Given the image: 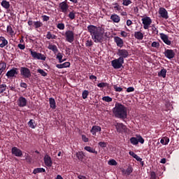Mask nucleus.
I'll return each instance as SVG.
<instances>
[{"instance_id":"19","label":"nucleus","mask_w":179,"mask_h":179,"mask_svg":"<svg viewBox=\"0 0 179 179\" xmlns=\"http://www.w3.org/2000/svg\"><path fill=\"white\" fill-rule=\"evenodd\" d=\"M90 132L92 135H93L94 136H96V134H97V132H101V127L94 125L92 127Z\"/></svg>"},{"instance_id":"28","label":"nucleus","mask_w":179,"mask_h":179,"mask_svg":"<svg viewBox=\"0 0 179 179\" xmlns=\"http://www.w3.org/2000/svg\"><path fill=\"white\" fill-rule=\"evenodd\" d=\"M134 37L136 40H143V34L141 31H135Z\"/></svg>"},{"instance_id":"23","label":"nucleus","mask_w":179,"mask_h":179,"mask_svg":"<svg viewBox=\"0 0 179 179\" xmlns=\"http://www.w3.org/2000/svg\"><path fill=\"white\" fill-rule=\"evenodd\" d=\"M71 66V62H66L63 64H57L56 67L58 68V69H63V68H69Z\"/></svg>"},{"instance_id":"35","label":"nucleus","mask_w":179,"mask_h":179,"mask_svg":"<svg viewBox=\"0 0 179 179\" xmlns=\"http://www.w3.org/2000/svg\"><path fill=\"white\" fill-rule=\"evenodd\" d=\"M167 73V70L163 69L158 73V76H161L162 78H166V74Z\"/></svg>"},{"instance_id":"63","label":"nucleus","mask_w":179,"mask_h":179,"mask_svg":"<svg viewBox=\"0 0 179 179\" xmlns=\"http://www.w3.org/2000/svg\"><path fill=\"white\" fill-rule=\"evenodd\" d=\"M164 145H169V142H170V138H169V137H164Z\"/></svg>"},{"instance_id":"51","label":"nucleus","mask_w":179,"mask_h":179,"mask_svg":"<svg viewBox=\"0 0 179 179\" xmlns=\"http://www.w3.org/2000/svg\"><path fill=\"white\" fill-rule=\"evenodd\" d=\"M99 146H100V148H107V143L101 141L99 143Z\"/></svg>"},{"instance_id":"20","label":"nucleus","mask_w":179,"mask_h":179,"mask_svg":"<svg viewBox=\"0 0 179 179\" xmlns=\"http://www.w3.org/2000/svg\"><path fill=\"white\" fill-rule=\"evenodd\" d=\"M134 171V168L128 166L127 169H122V174L123 176H131V173Z\"/></svg>"},{"instance_id":"36","label":"nucleus","mask_w":179,"mask_h":179,"mask_svg":"<svg viewBox=\"0 0 179 179\" xmlns=\"http://www.w3.org/2000/svg\"><path fill=\"white\" fill-rule=\"evenodd\" d=\"M137 141H138V143H141L142 145H143V143H145V139H143V137H142V136L141 135H137Z\"/></svg>"},{"instance_id":"4","label":"nucleus","mask_w":179,"mask_h":179,"mask_svg":"<svg viewBox=\"0 0 179 179\" xmlns=\"http://www.w3.org/2000/svg\"><path fill=\"white\" fill-rule=\"evenodd\" d=\"M124 60L121 58L115 59L111 61V65L114 69H120L122 68Z\"/></svg>"},{"instance_id":"31","label":"nucleus","mask_w":179,"mask_h":179,"mask_svg":"<svg viewBox=\"0 0 179 179\" xmlns=\"http://www.w3.org/2000/svg\"><path fill=\"white\" fill-rule=\"evenodd\" d=\"M6 70V63L1 62L0 63V76L2 75V73Z\"/></svg>"},{"instance_id":"32","label":"nucleus","mask_w":179,"mask_h":179,"mask_svg":"<svg viewBox=\"0 0 179 179\" xmlns=\"http://www.w3.org/2000/svg\"><path fill=\"white\" fill-rule=\"evenodd\" d=\"M38 173H45V169L44 168H36L33 171V174H38Z\"/></svg>"},{"instance_id":"33","label":"nucleus","mask_w":179,"mask_h":179,"mask_svg":"<svg viewBox=\"0 0 179 179\" xmlns=\"http://www.w3.org/2000/svg\"><path fill=\"white\" fill-rule=\"evenodd\" d=\"M34 26L35 29H40V27H43V22L41 21H34Z\"/></svg>"},{"instance_id":"43","label":"nucleus","mask_w":179,"mask_h":179,"mask_svg":"<svg viewBox=\"0 0 179 179\" xmlns=\"http://www.w3.org/2000/svg\"><path fill=\"white\" fill-rule=\"evenodd\" d=\"M151 47H153L154 48H159L160 43L159 42L154 41L152 43Z\"/></svg>"},{"instance_id":"11","label":"nucleus","mask_w":179,"mask_h":179,"mask_svg":"<svg viewBox=\"0 0 179 179\" xmlns=\"http://www.w3.org/2000/svg\"><path fill=\"white\" fill-rule=\"evenodd\" d=\"M164 54L168 59H173L176 57V52L171 49H166Z\"/></svg>"},{"instance_id":"5","label":"nucleus","mask_w":179,"mask_h":179,"mask_svg":"<svg viewBox=\"0 0 179 179\" xmlns=\"http://www.w3.org/2000/svg\"><path fill=\"white\" fill-rule=\"evenodd\" d=\"M29 52L34 59H41V61H45V59H47V57L43 54L38 53L31 49H29Z\"/></svg>"},{"instance_id":"15","label":"nucleus","mask_w":179,"mask_h":179,"mask_svg":"<svg viewBox=\"0 0 179 179\" xmlns=\"http://www.w3.org/2000/svg\"><path fill=\"white\" fill-rule=\"evenodd\" d=\"M159 15H160V17L163 19H168L169 18V13L166 8L161 7L159 8Z\"/></svg>"},{"instance_id":"49","label":"nucleus","mask_w":179,"mask_h":179,"mask_svg":"<svg viewBox=\"0 0 179 179\" xmlns=\"http://www.w3.org/2000/svg\"><path fill=\"white\" fill-rule=\"evenodd\" d=\"M93 45V41L92 40H87L85 43V46L86 47H92Z\"/></svg>"},{"instance_id":"13","label":"nucleus","mask_w":179,"mask_h":179,"mask_svg":"<svg viewBox=\"0 0 179 179\" xmlns=\"http://www.w3.org/2000/svg\"><path fill=\"white\" fill-rule=\"evenodd\" d=\"M59 7L61 10V12L63 13H66V12H68V9H69V5L68 3H66V1H62L59 3Z\"/></svg>"},{"instance_id":"18","label":"nucleus","mask_w":179,"mask_h":179,"mask_svg":"<svg viewBox=\"0 0 179 179\" xmlns=\"http://www.w3.org/2000/svg\"><path fill=\"white\" fill-rule=\"evenodd\" d=\"M114 42L116 43L117 46L120 48L124 47V40L119 36L114 37Z\"/></svg>"},{"instance_id":"50","label":"nucleus","mask_w":179,"mask_h":179,"mask_svg":"<svg viewBox=\"0 0 179 179\" xmlns=\"http://www.w3.org/2000/svg\"><path fill=\"white\" fill-rule=\"evenodd\" d=\"M109 166H117V163L115 159H111L108 162Z\"/></svg>"},{"instance_id":"27","label":"nucleus","mask_w":179,"mask_h":179,"mask_svg":"<svg viewBox=\"0 0 179 179\" xmlns=\"http://www.w3.org/2000/svg\"><path fill=\"white\" fill-rule=\"evenodd\" d=\"M84 149L89 152V153H94V155H97L98 152L96 150V149L90 147V146H85Z\"/></svg>"},{"instance_id":"38","label":"nucleus","mask_w":179,"mask_h":179,"mask_svg":"<svg viewBox=\"0 0 179 179\" xmlns=\"http://www.w3.org/2000/svg\"><path fill=\"white\" fill-rule=\"evenodd\" d=\"M38 73H40V75H41V76H47V75H48V73H47V72H45L44 70L41 69H38L37 70Z\"/></svg>"},{"instance_id":"47","label":"nucleus","mask_w":179,"mask_h":179,"mask_svg":"<svg viewBox=\"0 0 179 179\" xmlns=\"http://www.w3.org/2000/svg\"><path fill=\"white\" fill-rule=\"evenodd\" d=\"M152 31L154 34H159V30L156 28L155 24H152Z\"/></svg>"},{"instance_id":"54","label":"nucleus","mask_w":179,"mask_h":179,"mask_svg":"<svg viewBox=\"0 0 179 179\" xmlns=\"http://www.w3.org/2000/svg\"><path fill=\"white\" fill-rule=\"evenodd\" d=\"M114 9H115V10H121V7L118 3H115Z\"/></svg>"},{"instance_id":"39","label":"nucleus","mask_w":179,"mask_h":179,"mask_svg":"<svg viewBox=\"0 0 179 179\" xmlns=\"http://www.w3.org/2000/svg\"><path fill=\"white\" fill-rule=\"evenodd\" d=\"M103 101H106V103H111V101H113V98L106 96H103L102 98Z\"/></svg>"},{"instance_id":"42","label":"nucleus","mask_w":179,"mask_h":179,"mask_svg":"<svg viewBox=\"0 0 179 179\" xmlns=\"http://www.w3.org/2000/svg\"><path fill=\"white\" fill-rule=\"evenodd\" d=\"M34 120L31 119L29 120V122H28V125L30 128H32V129H34L36 128V126L34 125Z\"/></svg>"},{"instance_id":"2","label":"nucleus","mask_w":179,"mask_h":179,"mask_svg":"<svg viewBox=\"0 0 179 179\" xmlns=\"http://www.w3.org/2000/svg\"><path fill=\"white\" fill-rule=\"evenodd\" d=\"M113 113L115 117L120 120H125V118L128 117L127 107L122 105V103H120L118 102L115 104V107L113 108Z\"/></svg>"},{"instance_id":"9","label":"nucleus","mask_w":179,"mask_h":179,"mask_svg":"<svg viewBox=\"0 0 179 179\" xmlns=\"http://www.w3.org/2000/svg\"><path fill=\"white\" fill-rule=\"evenodd\" d=\"M115 127L117 132L118 134H122V132H127L128 128H127V126L125 124H123L122 123H118L114 124Z\"/></svg>"},{"instance_id":"41","label":"nucleus","mask_w":179,"mask_h":179,"mask_svg":"<svg viewBox=\"0 0 179 179\" xmlns=\"http://www.w3.org/2000/svg\"><path fill=\"white\" fill-rule=\"evenodd\" d=\"M87 96H89V92L85 90L82 93V97L84 100H86V99H87Z\"/></svg>"},{"instance_id":"12","label":"nucleus","mask_w":179,"mask_h":179,"mask_svg":"<svg viewBox=\"0 0 179 179\" xmlns=\"http://www.w3.org/2000/svg\"><path fill=\"white\" fill-rule=\"evenodd\" d=\"M11 153L16 157H22V156H23V152H22V150L17 148V147H13Z\"/></svg>"},{"instance_id":"10","label":"nucleus","mask_w":179,"mask_h":179,"mask_svg":"<svg viewBox=\"0 0 179 179\" xmlns=\"http://www.w3.org/2000/svg\"><path fill=\"white\" fill-rule=\"evenodd\" d=\"M141 21L143 22V29L145 30H148V29H149V26L152 24V19L150 17H145L141 19Z\"/></svg>"},{"instance_id":"30","label":"nucleus","mask_w":179,"mask_h":179,"mask_svg":"<svg viewBox=\"0 0 179 179\" xmlns=\"http://www.w3.org/2000/svg\"><path fill=\"white\" fill-rule=\"evenodd\" d=\"M46 38H48V40H55L57 39V36L54 35L52 33H51V31H48L46 34Z\"/></svg>"},{"instance_id":"26","label":"nucleus","mask_w":179,"mask_h":179,"mask_svg":"<svg viewBox=\"0 0 179 179\" xmlns=\"http://www.w3.org/2000/svg\"><path fill=\"white\" fill-rule=\"evenodd\" d=\"M48 50H50L51 51H52L54 52V54H57V52H58L59 50L58 48L57 47V45H53V44H50L48 46Z\"/></svg>"},{"instance_id":"45","label":"nucleus","mask_w":179,"mask_h":179,"mask_svg":"<svg viewBox=\"0 0 179 179\" xmlns=\"http://www.w3.org/2000/svg\"><path fill=\"white\" fill-rule=\"evenodd\" d=\"M75 15H76L75 11L70 12L69 14V19H71V20H73V19H75V16H76Z\"/></svg>"},{"instance_id":"60","label":"nucleus","mask_w":179,"mask_h":179,"mask_svg":"<svg viewBox=\"0 0 179 179\" xmlns=\"http://www.w3.org/2000/svg\"><path fill=\"white\" fill-rule=\"evenodd\" d=\"M17 47L20 50H24V48H26V46L22 43L18 44Z\"/></svg>"},{"instance_id":"21","label":"nucleus","mask_w":179,"mask_h":179,"mask_svg":"<svg viewBox=\"0 0 179 179\" xmlns=\"http://www.w3.org/2000/svg\"><path fill=\"white\" fill-rule=\"evenodd\" d=\"M0 48H3L8 45V40L3 36H0Z\"/></svg>"},{"instance_id":"29","label":"nucleus","mask_w":179,"mask_h":179,"mask_svg":"<svg viewBox=\"0 0 179 179\" xmlns=\"http://www.w3.org/2000/svg\"><path fill=\"white\" fill-rule=\"evenodd\" d=\"M76 157L80 160V162L83 161V159H85V153L82 151H79L76 152Z\"/></svg>"},{"instance_id":"64","label":"nucleus","mask_w":179,"mask_h":179,"mask_svg":"<svg viewBox=\"0 0 179 179\" xmlns=\"http://www.w3.org/2000/svg\"><path fill=\"white\" fill-rule=\"evenodd\" d=\"M129 155L130 156H131L132 157H134V159H135V157L137 155L135 154V152H134L133 151H130V152H129Z\"/></svg>"},{"instance_id":"58","label":"nucleus","mask_w":179,"mask_h":179,"mask_svg":"<svg viewBox=\"0 0 179 179\" xmlns=\"http://www.w3.org/2000/svg\"><path fill=\"white\" fill-rule=\"evenodd\" d=\"M127 93H131V92H135V88L134 87H129L127 89Z\"/></svg>"},{"instance_id":"57","label":"nucleus","mask_w":179,"mask_h":179,"mask_svg":"<svg viewBox=\"0 0 179 179\" xmlns=\"http://www.w3.org/2000/svg\"><path fill=\"white\" fill-rule=\"evenodd\" d=\"M20 87H23L24 89H27V84L26 83H20Z\"/></svg>"},{"instance_id":"52","label":"nucleus","mask_w":179,"mask_h":179,"mask_svg":"<svg viewBox=\"0 0 179 179\" xmlns=\"http://www.w3.org/2000/svg\"><path fill=\"white\" fill-rule=\"evenodd\" d=\"M113 87H114V90H115V92H122V88L121 87L114 85Z\"/></svg>"},{"instance_id":"37","label":"nucleus","mask_w":179,"mask_h":179,"mask_svg":"<svg viewBox=\"0 0 179 179\" xmlns=\"http://www.w3.org/2000/svg\"><path fill=\"white\" fill-rule=\"evenodd\" d=\"M130 143H131V145H138V138L136 137H131L130 138Z\"/></svg>"},{"instance_id":"8","label":"nucleus","mask_w":179,"mask_h":179,"mask_svg":"<svg viewBox=\"0 0 179 179\" xmlns=\"http://www.w3.org/2000/svg\"><path fill=\"white\" fill-rule=\"evenodd\" d=\"M117 55H118V57H120L119 58L124 61L125 58H128V57H129V52H128V50L126 49H118Z\"/></svg>"},{"instance_id":"48","label":"nucleus","mask_w":179,"mask_h":179,"mask_svg":"<svg viewBox=\"0 0 179 179\" xmlns=\"http://www.w3.org/2000/svg\"><path fill=\"white\" fill-rule=\"evenodd\" d=\"M123 3L122 5H124V6H128V5H131V3H132V1H131V0H122Z\"/></svg>"},{"instance_id":"22","label":"nucleus","mask_w":179,"mask_h":179,"mask_svg":"<svg viewBox=\"0 0 179 179\" xmlns=\"http://www.w3.org/2000/svg\"><path fill=\"white\" fill-rule=\"evenodd\" d=\"M1 5L2 8L6 9V10H9V8H10V3L6 0H2Z\"/></svg>"},{"instance_id":"40","label":"nucleus","mask_w":179,"mask_h":179,"mask_svg":"<svg viewBox=\"0 0 179 179\" xmlns=\"http://www.w3.org/2000/svg\"><path fill=\"white\" fill-rule=\"evenodd\" d=\"M6 84L0 85V94H1V93H3V92L6 90Z\"/></svg>"},{"instance_id":"55","label":"nucleus","mask_w":179,"mask_h":179,"mask_svg":"<svg viewBox=\"0 0 179 179\" xmlns=\"http://www.w3.org/2000/svg\"><path fill=\"white\" fill-rule=\"evenodd\" d=\"M150 178L151 179H156L157 178L156 173L155 171H152L150 173Z\"/></svg>"},{"instance_id":"7","label":"nucleus","mask_w":179,"mask_h":179,"mask_svg":"<svg viewBox=\"0 0 179 179\" xmlns=\"http://www.w3.org/2000/svg\"><path fill=\"white\" fill-rule=\"evenodd\" d=\"M64 36L66 38V41H68V43H73L75 40V33H73V31H66Z\"/></svg>"},{"instance_id":"3","label":"nucleus","mask_w":179,"mask_h":179,"mask_svg":"<svg viewBox=\"0 0 179 179\" xmlns=\"http://www.w3.org/2000/svg\"><path fill=\"white\" fill-rule=\"evenodd\" d=\"M20 72L21 76L24 77V79H30L31 78V71L27 67H20Z\"/></svg>"},{"instance_id":"53","label":"nucleus","mask_w":179,"mask_h":179,"mask_svg":"<svg viewBox=\"0 0 179 179\" xmlns=\"http://www.w3.org/2000/svg\"><path fill=\"white\" fill-rule=\"evenodd\" d=\"M43 22H48L50 20V17L48 15H42Z\"/></svg>"},{"instance_id":"17","label":"nucleus","mask_w":179,"mask_h":179,"mask_svg":"<svg viewBox=\"0 0 179 179\" xmlns=\"http://www.w3.org/2000/svg\"><path fill=\"white\" fill-rule=\"evenodd\" d=\"M159 36L161 40H162L166 45H171V41L169 40V36L163 33L159 34Z\"/></svg>"},{"instance_id":"56","label":"nucleus","mask_w":179,"mask_h":179,"mask_svg":"<svg viewBox=\"0 0 179 179\" xmlns=\"http://www.w3.org/2000/svg\"><path fill=\"white\" fill-rule=\"evenodd\" d=\"M7 31L10 33V34H13V29H12V27L8 26L7 27Z\"/></svg>"},{"instance_id":"16","label":"nucleus","mask_w":179,"mask_h":179,"mask_svg":"<svg viewBox=\"0 0 179 179\" xmlns=\"http://www.w3.org/2000/svg\"><path fill=\"white\" fill-rule=\"evenodd\" d=\"M43 162L47 167H52V159H51V157L49 155H45Z\"/></svg>"},{"instance_id":"62","label":"nucleus","mask_w":179,"mask_h":179,"mask_svg":"<svg viewBox=\"0 0 179 179\" xmlns=\"http://www.w3.org/2000/svg\"><path fill=\"white\" fill-rule=\"evenodd\" d=\"M82 139L83 142H89V138L85 135H82Z\"/></svg>"},{"instance_id":"24","label":"nucleus","mask_w":179,"mask_h":179,"mask_svg":"<svg viewBox=\"0 0 179 179\" xmlns=\"http://www.w3.org/2000/svg\"><path fill=\"white\" fill-rule=\"evenodd\" d=\"M49 104L50 108L52 110H55V108H57V103L55 102V99L54 98L49 99Z\"/></svg>"},{"instance_id":"34","label":"nucleus","mask_w":179,"mask_h":179,"mask_svg":"<svg viewBox=\"0 0 179 179\" xmlns=\"http://www.w3.org/2000/svg\"><path fill=\"white\" fill-rule=\"evenodd\" d=\"M57 59H58L59 64H62L64 62V60L62 58H64V56L62 55V53L58 52L56 56Z\"/></svg>"},{"instance_id":"25","label":"nucleus","mask_w":179,"mask_h":179,"mask_svg":"<svg viewBox=\"0 0 179 179\" xmlns=\"http://www.w3.org/2000/svg\"><path fill=\"white\" fill-rule=\"evenodd\" d=\"M110 20H113L114 23H120L121 18L117 14H113L110 16Z\"/></svg>"},{"instance_id":"46","label":"nucleus","mask_w":179,"mask_h":179,"mask_svg":"<svg viewBox=\"0 0 179 179\" xmlns=\"http://www.w3.org/2000/svg\"><path fill=\"white\" fill-rule=\"evenodd\" d=\"M57 29L59 30H64L65 29V24L64 23H59L57 25Z\"/></svg>"},{"instance_id":"14","label":"nucleus","mask_w":179,"mask_h":179,"mask_svg":"<svg viewBox=\"0 0 179 179\" xmlns=\"http://www.w3.org/2000/svg\"><path fill=\"white\" fill-rule=\"evenodd\" d=\"M18 107H26L27 106V99L24 96H20L17 101Z\"/></svg>"},{"instance_id":"1","label":"nucleus","mask_w":179,"mask_h":179,"mask_svg":"<svg viewBox=\"0 0 179 179\" xmlns=\"http://www.w3.org/2000/svg\"><path fill=\"white\" fill-rule=\"evenodd\" d=\"M87 31L90 33L94 43H101L103 41V36H104V28L101 27H96L94 25H89Z\"/></svg>"},{"instance_id":"44","label":"nucleus","mask_w":179,"mask_h":179,"mask_svg":"<svg viewBox=\"0 0 179 179\" xmlns=\"http://www.w3.org/2000/svg\"><path fill=\"white\" fill-rule=\"evenodd\" d=\"M108 83H99V84H97L96 85V86L98 87H100V88H103V87H106V86H108Z\"/></svg>"},{"instance_id":"59","label":"nucleus","mask_w":179,"mask_h":179,"mask_svg":"<svg viewBox=\"0 0 179 179\" xmlns=\"http://www.w3.org/2000/svg\"><path fill=\"white\" fill-rule=\"evenodd\" d=\"M120 34L122 37H128V33H127L125 31H122Z\"/></svg>"},{"instance_id":"6","label":"nucleus","mask_w":179,"mask_h":179,"mask_svg":"<svg viewBox=\"0 0 179 179\" xmlns=\"http://www.w3.org/2000/svg\"><path fill=\"white\" fill-rule=\"evenodd\" d=\"M17 75H19V69L16 67H13L6 73V76H7L8 79H13V78H16Z\"/></svg>"},{"instance_id":"61","label":"nucleus","mask_w":179,"mask_h":179,"mask_svg":"<svg viewBox=\"0 0 179 179\" xmlns=\"http://www.w3.org/2000/svg\"><path fill=\"white\" fill-rule=\"evenodd\" d=\"M90 80H97V77L96 76H94V75H91L90 76Z\"/></svg>"}]
</instances>
